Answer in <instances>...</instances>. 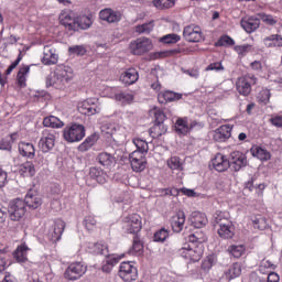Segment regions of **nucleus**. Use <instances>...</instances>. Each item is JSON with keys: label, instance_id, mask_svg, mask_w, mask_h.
Here are the masks:
<instances>
[{"label": "nucleus", "instance_id": "6", "mask_svg": "<svg viewBox=\"0 0 282 282\" xmlns=\"http://www.w3.org/2000/svg\"><path fill=\"white\" fill-rule=\"evenodd\" d=\"M178 254H181L183 259H187V261L197 263V261H199L204 254V248L196 247L195 245L184 243L178 250Z\"/></svg>", "mask_w": 282, "mask_h": 282}, {"label": "nucleus", "instance_id": "11", "mask_svg": "<svg viewBox=\"0 0 282 282\" xmlns=\"http://www.w3.org/2000/svg\"><path fill=\"white\" fill-rule=\"evenodd\" d=\"M229 167L235 173H239L241 169H246L248 166V156L246 153L241 151H234L229 154Z\"/></svg>", "mask_w": 282, "mask_h": 282}, {"label": "nucleus", "instance_id": "35", "mask_svg": "<svg viewBox=\"0 0 282 282\" xmlns=\"http://www.w3.org/2000/svg\"><path fill=\"white\" fill-rule=\"evenodd\" d=\"M106 260L102 262L101 265V270L102 272H106V274H109V272H111V270H113L115 265H118V263H120V259H122V257H117V256H106Z\"/></svg>", "mask_w": 282, "mask_h": 282}, {"label": "nucleus", "instance_id": "4", "mask_svg": "<svg viewBox=\"0 0 282 282\" xmlns=\"http://www.w3.org/2000/svg\"><path fill=\"white\" fill-rule=\"evenodd\" d=\"M85 126L73 123L67 126L63 131V138L66 142H80L85 138Z\"/></svg>", "mask_w": 282, "mask_h": 282}, {"label": "nucleus", "instance_id": "64", "mask_svg": "<svg viewBox=\"0 0 282 282\" xmlns=\"http://www.w3.org/2000/svg\"><path fill=\"white\" fill-rule=\"evenodd\" d=\"M115 131H116L115 123H104L101 126V132L106 133V135H113Z\"/></svg>", "mask_w": 282, "mask_h": 282}, {"label": "nucleus", "instance_id": "58", "mask_svg": "<svg viewBox=\"0 0 282 282\" xmlns=\"http://www.w3.org/2000/svg\"><path fill=\"white\" fill-rule=\"evenodd\" d=\"M258 19L262 21V23H265V25H276L278 20L272 14H267L264 12L258 13Z\"/></svg>", "mask_w": 282, "mask_h": 282}, {"label": "nucleus", "instance_id": "18", "mask_svg": "<svg viewBox=\"0 0 282 282\" xmlns=\"http://www.w3.org/2000/svg\"><path fill=\"white\" fill-rule=\"evenodd\" d=\"M232 135V124H223L214 131L215 142H226Z\"/></svg>", "mask_w": 282, "mask_h": 282}, {"label": "nucleus", "instance_id": "32", "mask_svg": "<svg viewBox=\"0 0 282 282\" xmlns=\"http://www.w3.org/2000/svg\"><path fill=\"white\" fill-rule=\"evenodd\" d=\"M29 250L30 247H28V245L23 242L20 246H18L17 249L13 251V258L18 263H26Z\"/></svg>", "mask_w": 282, "mask_h": 282}, {"label": "nucleus", "instance_id": "12", "mask_svg": "<svg viewBox=\"0 0 282 282\" xmlns=\"http://www.w3.org/2000/svg\"><path fill=\"white\" fill-rule=\"evenodd\" d=\"M101 109L96 98L86 99L78 107V111L83 116H96V113H100Z\"/></svg>", "mask_w": 282, "mask_h": 282}, {"label": "nucleus", "instance_id": "13", "mask_svg": "<svg viewBox=\"0 0 282 282\" xmlns=\"http://www.w3.org/2000/svg\"><path fill=\"white\" fill-rule=\"evenodd\" d=\"M183 39L188 43H199L204 40V34L202 33V28L199 25H187L183 30Z\"/></svg>", "mask_w": 282, "mask_h": 282}, {"label": "nucleus", "instance_id": "40", "mask_svg": "<svg viewBox=\"0 0 282 282\" xmlns=\"http://www.w3.org/2000/svg\"><path fill=\"white\" fill-rule=\"evenodd\" d=\"M226 279L232 281V279H237L241 276V263L235 262L232 263L228 270L225 272Z\"/></svg>", "mask_w": 282, "mask_h": 282}, {"label": "nucleus", "instance_id": "63", "mask_svg": "<svg viewBox=\"0 0 282 282\" xmlns=\"http://www.w3.org/2000/svg\"><path fill=\"white\" fill-rule=\"evenodd\" d=\"M253 228H257L258 230H265V228H268V223L265 221V218L260 216L253 219Z\"/></svg>", "mask_w": 282, "mask_h": 282}, {"label": "nucleus", "instance_id": "24", "mask_svg": "<svg viewBox=\"0 0 282 282\" xmlns=\"http://www.w3.org/2000/svg\"><path fill=\"white\" fill-rule=\"evenodd\" d=\"M139 78H140V74L135 68H128L120 75L121 83L128 87L130 85H134V83H138Z\"/></svg>", "mask_w": 282, "mask_h": 282}, {"label": "nucleus", "instance_id": "57", "mask_svg": "<svg viewBox=\"0 0 282 282\" xmlns=\"http://www.w3.org/2000/svg\"><path fill=\"white\" fill-rule=\"evenodd\" d=\"M235 45V40L229 35H221L218 41L215 43L216 47H226Z\"/></svg>", "mask_w": 282, "mask_h": 282}, {"label": "nucleus", "instance_id": "17", "mask_svg": "<svg viewBox=\"0 0 282 282\" xmlns=\"http://www.w3.org/2000/svg\"><path fill=\"white\" fill-rule=\"evenodd\" d=\"M212 166L218 173H224L225 171H228V169H230V162L226 155L217 153L215 158L212 160Z\"/></svg>", "mask_w": 282, "mask_h": 282}, {"label": "nucleus", "instance_id": "39", "mask_svg": "<svg viewBox=\"0 0 282 282\" xmlns=\"http://www.w3.org/2000/svg\"><path fill=\"white\" fill-rule=\"evenodd\" d=\"M204 241H206V237H204V234L202 232H194L188 236V246H196V248H203L204 249Z\"/></svg>", "mask_w": 282, "mask_h": 282}, {"label": "nucleus", "instance_id": "51", "mask_svg": "<svg viewBox=\"0 0 282 282\" xmlns=\"http://www.w3.org/2000/svg\"><path fill=\"white\" fill-rule=\"evenodd\" d=\"M97 140H98V137L96 134H90L85 139L83 143L78 145V151H82V152L89 151V149L93 148L94 144H96Z\"/></svg>", "mask_w": 282, "mask_h": 282}, {"label": "nucleus", "instance_id": "44", "mask_svg": "<svg viewBox=\"0 0 282 282\" xmlns=\"http://www.w3.org/2000/svg\"><path fill=\"white\" fill-rule=\"evenodd\" d=\"M265 47H282V36L279 34H271L263 39Z\"/></svg>", "mask_w": 282, "mask_h": 282}, {"label": "nucleus", "instance_id": "56", "mask_svg": "<svg viewBox=\"0 0 282 282\" xmlns=\"http://www.w3.org/2000/svg\"><path fill=\"white\" fill-rule=\"evenodd\" d=\"M69 56H85L87 54V48L85 45H74L68 47Z\"/></svg>", "mask_w": 282, "mask_h": 282}, {"label": "nucleus", "instance_id": "45", "mask_svg": "<svg viewBox=\"0 0 282 282\" xmlns=\"http://www.w3.org/2000/svg\"><path fill=\"white\" fill-rule=\"evenodd\" d=\"M227 252L230 254V257H234V259H241V257L246 254V246L230 245L227 249Z\"/></svg>", "mask_w": 282, "mask_h": 282}, {"label": "nucleus", "instance_id": "41", "mask_svg": "<svg viewBox=\"0 0 282 282\" xmlns=\"http://www.w3.org/2000/svg\"><path fill=\"white\" fill-rule=\"evenodd\" d=\"M44 127H48L51 129H62L65 127V123L58 119L56 116H48L43 119Z\"/></svg>", "mask_w": 282, "mask_h": 282}, {"label": "nucleus", "instance_id": "7", "mask_svg": "<svg viewBox=\"0 0 282 282\" xmlns=\"http://www.w3.org/2000/svg\"><path fill=\"white\" fill-rule=\"evenodd\" d=\"M63 232H65V221H63V219L48 221V229L46 234L48 241H52L53 243L61 241Z\"/></svg>", "mask_w": 282, "mask_h": 282}, {"label": "nucleus", "instance_id": "1", "mask_svg": "<svg viewBox=\"0 0 282 282\" xmlns=\"http://www.w3.org/2000/svg\"><path fill=\"white\" fill-rule=\"evenodd\" d=\"M72 80V73L65 68L57 69L53 75L46 77V87L54 89H64L65 85Z\"/></svg>", "mask_w": 282, "mask_h": 282}, {"label": "nucleus", "instance_id": "54", "mask_svg": "<svg viewBox=\"0 0 282 282\" xmlns=\"http://www.w3.org/2000/svg\"><path fill=\"white\" fill-rule=\"evenodd\" d=\"M152 6L158 10H166L175 6V0H152Z\"/></svg>", "mask_w": 282, "mask_h": 282}, {"label": "nucleus", "instance_id": "28", "mask_svg": "<svg viewBox=\"0 0 282 282\" xmlns=\"http://www.w3.org/2000/svg\"><path fill=\"white\" fill-rule=\"evenodd\" d=\"M96 160L104 169H112V166H116V156L111 153L101 152L97 155Z\"/></svg>", "mask_w": 282, "mask_h": 282}, {"label": "nucleus", "instance_id": "19", "mask_svg": "<svg viewBox=\"0 0 282 282\" xmlns=\"http://www.w3.org/2000/svg\"><path fill=\"white\" fill-rule=\"evenodd\" d=\"M170 224L173 232H182L184 230V224H186V214L183 210L177 212L171 217Z\"/></svg>", "mask_w": 282, "mask_h": 282}, {"label": "nucleus", "instance_id": "26", "mask_svg": "<svg viewBox=\"0 0 282 282\" xmlns=\"http://www.w3.org/2000/svg\"><path fill=\"white\" fill-rule=\"evenodd\" d=\"M18 173L22 177H34L36 175V166L32 161L23 162L18 166Z\"/></svg>", "mask_w": 282, "mask_h": 282}, {"label": "nucleus", "instance_id": "8", "mask_svg": "<svg viewBox=\"0 0 282 282\" xmlns=\"http://www.w3.org/2000/svg\"><path fill=\"white\" fill-rule=\"evenodd\" d=\"M122 228L128 235L138 236V232L142 230V217L138 214H131L123 218Z\"/></svg>", "mask_w": 282, "mask_h": 282}, {"label": "nucleus", "instance_id": "27", "mask_svg": "<svg viewBox=\"0 0 282 282\" xmlns=\"http://www.w3.org/2000/svg\"><path fill=\"white\" fill-rule=\"evenodd\" d=\"M91 14L78 15L75 20L73 32H78L79 30H89L93 25Z\"/></svg>", "mask_w": 282, "mask_h": 282}, {"label": "nucleus", "instance_id": "46", "mask_svg": "<svg viewBox=\"0 0 282 282\" xmlns=\"http://www.w3.org/2000/svg\"><path fill=\"white\" fill-rule=\"evenodd\" d=\"M91 254H102L109 257V247L105 242H96L89 247Z\"/></svg>", "mask_w": 282, "mask_h": 282}, {"label": "nucleus", "instance_id": "23", "mask_svg": "<svg viewBox=\"0 0 282 282\" xmlns=\"http://www.w3.org/2000/svg\"><path fill=\"white\" fill-rule=\"evenodd\" d=\"M59 23H62L66 30L74 31V24L76 23V14L72 10H64L59 14Z\"/></svg>", "mask_w": 282, "mask_h": 282}, {"label": "nucleus", "instance_id": "49", "mask_svg": "<svg viewBox=\"0 0 282 282\" xmlns=\"http://www.w3.org/2000/svg\"><path fill=\"white\" fill-rule=\"evenodd\" d=\"M28 74H30V66H23L19 69L18 72V76H17V83L19 87H26V80L28 78L25 76H28Z\"/></svg>", "mask_w": 282, "mask_h": 282}, {"label": "nucleus", "instance_id": "34", "mask_svg": "<svg viewBox=\"0 0 282 282\" xmlns=\"http://www.w3.org/2000/svg\"><path fill=\"white\" fill-rule=\"evenodd\" d=\"M191 221L194 228H204V226L208 224V217H206V214L202 212H194L192 214Z\"/></svg>", "mask_w": 282, "mask_h": 282}, {"label": "nucleus", "instance_id": "3", "mask_svg": "<svg viewBox=\"0 0 282 282\" xmlns=\"http://www.w3.org/2000/svg\"><path fill=\"white\" fill-rule=\"evenodd\" d=\"M129 50L133 56H143L153 50V42L149 37H138L130 42Z\"/></svg>", "mask_w": 282, "mask_h": 282}, {"label": "nucleus", "instance_id": "61", "mask_svg": "<svg viewBox=\"0 0 282 282\" xmlns=\"http://www.w3.org/2000/svg\"><path fill=\"white\" fill-rule=\"evenodd\" d=\"M166 115L162 109L154 110V124H164Z\"/></svg>", "mask_w": 282, "mask_h": 282}, {"label": "nucleus", "instance_id": "38", "mask_svg": "<svg viewBox=\"0 0 282 282\" xmlns=\"http://www.w3.org/2000/svg\"><path fill=\"white\" fill-rule=\"evenodd\" d=\"M213 221L216 226H221L223 224H230V213L216 210L213 216Z\"/></svg>", "mask_w": 282, "mask_h": 282}, {"label": "nucleus", "instance_id": "25", "mask_svg": "<svg viewBox=\"0 0 282 282\" xmlns=\"http://www.w3.org/2000/svg\"><path fill=\"white\" fill-rule=\"evenodd\" d=\"M43 54V65H56V63H58V54H56V48L52 46H44Z\"/></svg>", "mask_w": 282, "mask_h": 282}, {"label": "nucleus", "instance_id": "15", "mask_svg": "<svg viewBox=\"0 0 282 282\" xmlns=\"http://www.w3.org/2000/svg\"><path fill=\"white\" fill-rule=\"evenodd\" d=\"M130 164L134 173H142L147 169V158L138 152H131L129 155Z\"/></svg>", "mask_w": 282, "mask_h": 282}, {"label": "nucleus", "instance_id": "48", "mask_svg": "<svg viewBox=\"0 0 282 282\" xmlns=\"http://www.w3.org/2000/svg\"><path fill=\"white\" fill-rule=\"evenodd\" d=\"M169 131V127L164 123H154L153 127L150 128L151 138H161Z\"/></svg>", "mask_w": 282, "mask_h": 282}, {"label": "nucleus", "instance_id": "62", "mask_svg": "<svg viewBox=\"0 0 282 282\" xmlns=\"http://www.w3.org/2000/svg\"><path fill=\"white\" fill-rule=\"evenodd\" d=\"M0 151H8L10 153V151H12V140H10V138H2L0 140Z\"/></svg>", "mask_w": 282, "mask_h": 282}, {"label": "nucleus", "instance_id": "5", "mask_svg": "<svg viewBox=\"0 0 282 282\" xmlns=\"http://www.w3.org/2000/svg\"><path fill=\"white\" fill-rule=\"evenodd\" d=\"M119 276L124 282L138 281V267L134 261H123L119 267Z\"/></svg>", "mask_w": 282, "mask_h": 282}, {"label": "nucleus", "instance_id": "9", "mask_svg": "<svg viewBox=\"0 0 282 282\" xmlns=\"http://www.w3.org/2000/svg\"><path fill=\"white\" fill-rule=\"evenodd\" d=\"M25 202L21 198H15L10 202L8 213L11 221H21L26 213Z\"/></svg>", "mask_w": 282, "mask_h": 282}, {"label": "nucleus", "instance_id": "53", "mask_svg": "<svg viewBox=\"0 0 282 282\" xmlns=\"http://www.w3.org/2000/svg\"><path fill=\"white\" fill-rule=\"evenodd\" d=\"M235 52L238 53V56H248L254 52V47L251 44H241L234 47Z\"/></svg>", "mask_w": 282, "mask_h": 282}, {"label": "nucleus", "instance_id": "22", "mask_svg": "<svg viewBox=\"0 0 282 282\" xmlns=\"http://www.w3.org/2000/svg\"><path fill=\"white\" fill-rule=\"evenodd\" d=\"M183 95L173 90H164L158 94V100L160 105H166L169 102H175L182 100Z\"/></svg>", "mask_w": 282, "mask_h": 282}, {"label": "nucleus", "instance_id": "47", "mask_svg": "<svg viewBox=\"0 0 282 282\" xmlns=\"http://www.w3.org/2000/svg\"><path fill=\"white\" fill-rule=\"evenodd\" d=\"M182 41V36L176 33H169L159 39V43L163 45H175V43H180Z\"/></svg>", "mask_w": 282, "mask_h": 282}, {"label": "nucleus", "instance_id": "2", "mask_svg": "<svg viewBox=\"0 0 282 282\" xmlns=\"http://www.w3.org/2000/svg\"><path fill=\"white\" fill-rule=\"evenodd\" d=\"M58 133L55 130L45 129L41 133L37 147L42 153H50L56 147V137Z\"/></svg>", "mask_w": 282, "mask_h": 282}, {"label": "nucleus", "instance_id": "21", "mask_svg": "<svg viewBox=\"0 0 282 282\" xmlns=\"http://www.w3.org/2000/svg\"><path fill=\"white\" fill-rule=\"evenodd\" d=\"M99 19L107 23H118L122 19V14L112 9L106 8L99 12Z\"/></svg>", "mask_w": 282, "mask_h": 282}, {"label": "nucleus", "instance_id": "10", "mask_svg": "<svg viewBox=\"0 0 282 282\" xmlns=\"http://www.w3.org/2000/svg\"><path fill=\"white\" fill-rule=\"evenodd\" d=\"M87 272V265L83 262L70 263L64 272V279L67 281H78Z\"/></svg>", "mask_w": 282, "mask_h": 282}, {"label": "nucleus", "instance_id": "55", "mask_svg": "<svg viewBox=\"0 0 282 282\" xmlns=\"http://www.w3.org/2000/svg\"><path fill=\"white\" fill-rule=\"evenodd\" d=\"M98 221L96 220V216L94 215H88L83 220V226L86 228V230H88V232L95 230Z\"/></svg>", "mask_w": 282, "mask_h": 282}, {"label": "nucleus", "instance_id": "14", "mask_svg": "<svg viewBox=\"0 0 282 282\" xmlns=\"http://www.w3.org/2000/svg\"><path fill=\"white\" fill-rule=\"evenodd\" d=\"M254 76H242L239 77L236 83V89L240 96H250L252 91V83H256Z\"/></svg>", "mask_w": 282, "mask_h": 282}, {"label": "nucleus", "instance_id": "16", "mask_svg": "<svg viewBox=\"0 0 282 282\" xmlns=\"http://www.w3.org/2000/svg\"><path fill=\"white\" fill-rule=\"evenodd\" d=\"M241 28L247 32L248 34H252V32H257L259 28H261V19L251 15L248 18H242L240 21Z\"/></svg>", "mask_w": 282, "mask_h": 282}, {"label": "nucleus", "instance_id": "30", "mask_svg": "<svg viewBox=\"0 0 282 282\" xmlns=\"http://www.w3.org/2000/svg\"><path fill=\"white\" fill-rule=\"evenodd\" d=\"M250 151L251 155L260 160V162H268L272 160V153H270V151L259 145H253Z\"/></svg>", "mask_w": 282, "mask_h": 282}, {"label": "nucleus", "instance_id": "20", "mask_svg": "<svg viewBox=\"0 0 282 282\" xmlns=\"http://www.w3.org/2000/svg\"><path fill=\"white\" fill-rule=\"evenodd\" d=\"M23 202L24 206L33 208V210H36V208H39L43 204V199L40 198L39 194H36V191L34 189L28 191Z\"/></svg>", "mask_w": 282, "mask_h": 282}, {"label": "nucleus", "instance_id": "59", "mask_svg": "<svg viewBox=\"0 0 282 282\" xmlns=\"http://www.w3.org/2000/svg\"><path fill=\"white\" fill-rule=\"evenodd\" d=\"M167 166L172 171H182V162L178 156H172L167 160Z\"/></svg>", "mask_w": 282, "mask_h": 282}, {"label": "nucleus", "instance_id": "33", "mask_svg": "<svg viewBox=\"0 0 282 282\" xmlns=\"http://www.w3.org/2000/svg\"><path fill=\"white\" fill-rule=\"evenodd\" d=\"M144 252V242L138 237H133V242L131 248L128 250V254L131 257H141V254Z\"/></svg>", "mask_w": 282, "mask_h": 282}, {"label": "nucleus", "instance_id": "36", "mask_svg": "<svg viewBox=\"0 0 282 282\" xmlns=\"http://www.w3.org/2000/svg\"><path fill=\"white\" fill-rule=\"evenodd\" d=\"M175 131L178 135H187L191 132L188 117L178 118L175 122Z\"/></svg>", "mask_w": 282, "mask_h": 282}, {"label": "nucleus", "instance_id": "52", "mask_svg": "<svg viewBox=\"0 0 282 282\" xmlns=\"http://www.w3.org/2000/svg\"><path fill=\"white\" fill-rule=\"evenodd\" d=\"M171 231L169 229L162 227L161 229L156 230L153 235V241L155 243H164L169 239V235Z\"/></svg>", "mask_w": 282, "mask_h": 282}, {"label": "nucleus", "instance_id": "43", "mask_svg": "<svg viewBox=\"0 0 282 282\" xmlns=\"http://www.w3.org/2000/svg\"><path fill=\"white\" fill-rule=\"evenodd\" d=\"M133 93L129 90H122L115 94V100L122 102V105H131L133 102Z\"/></svg>", "mask_w": 282, "mask_h": 282}, {"label": "nucleus", "instance_id": "42", "mask_svg": "<svg viewBox=\"0 0 282 282\" xmlns=\"http://www.w3.org/2000/svg\"><path fill=\"white\" fill-rule=\"evenodd\" d=\"M132 142L137 147V150H134L133 153H140V155L144 156L149 153V142H147V140L134 138Z\"/></svg>", "mask_w": 282, "mask_h": 282}, {"label": "nucleus", "instance_id": "50", "mask_svg": "<svg viewBox=\"0 0 282 282\" xmlns=\"http://www.w3.org/2000/svg\"><path fill=\"white\" fill-rule=\"evenodd\" d=\"M154 28H155V21L151 20L143 24L137 25L135 32H137V34H151V32H153Z\"/></svg>", "mask_w": 282, "mask_h": 282}, {"label": "nucleus", "instance_id": "31", "mask_svg": "<svg viewBox=\"0 0 282 282\" xmlns=\"http://www.w3.org/2000/svg\"><path fill=\"white\" fill-rule=\"evenodd\" d=\"M220 239H232L235 237V225L232 221L223 224L217 229Z\"/></svg>", "mask_w": 282, "mask_h": 282}, {"label": "nucleus", "instance_id": "37", "mask_svg": "<svg viewBox=\"0 0 282 282\" xmlns=\"http://www.w3.org/2000/svg\"><path fill=\"white\" fill-rule=\"evenodd\" d=\"M89 176L98 184H105L107 182V173L100 167H90Z\"/></svg>", "mask_w": 282, "mask_h": 282}, {"label": "nucleus", "instance_id": "29", "mask_svg": "<svg viewBox=\"0 0 282 282\" xmlns=\"http://www.w3.org/2000/svg\"><path fill=\"white\" fill-rule=\"evenodd\" d=\"M18 149L22 158L34 160V156L36 155V149H34V144L28 142H20Z\"/></svg>", "mask_w": 282, "mask_h": 282}, {"label": "nucleus", "instance_id": "60", "mask_svg": "<svg viewBox=\"0 0 282 282\" xmlns=\"http://www.w3.org/2000/svg\"><path fill=\"white\" fill-rule=\"evenodd\" d=\"M272 94L270 93V89L265 88L262 89L259 95H258V100L259 102H261L262 105H268V102H270V98H271Z\"/></svg>", "mask_w": 282, "mask_h": 282}]
</instances>
